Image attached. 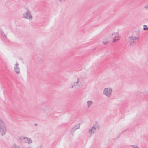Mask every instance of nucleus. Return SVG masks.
Wrapping results in <instances>:
<instances>
[{"label": "nucleus", "instance_id": "1", "mask_svg": "<svg viewBox=\"0 0 148 148\" xmlns=\"http://www.w3.org/2000/svg\"><path fill=\"white\" fill-rule=\"evenodd\" d=\"M6 132V126L3 120L0 118V133L2 136L4 135Z\"/></svg>", "mask_w": 148, "mask_h": 148}, {"label": "nucleus", "instance_id": "2", "mask_svg": "<svg viewBox=\"0 0 148 148\" xmlns=\"http://www.w3.org/2000/svg\"><path fill=\"white\" fill-rule=\"evenodd\" d=\"M127 41L129 45L132 46L138 42V38L135 36H132L129 37Z\"/></svg>", "mask_w": 148, "mask_h": 148}, {"label": "nucleus", "instance_id": "3", "mask_svg": "<svg viewBox=\"0 0 148 148\" xmlns=\"http://www.w3.org/2000/svg\"><path fill=\"white\" fill-rule=\"evenodd\" d=\"M26 10V11L23 14V17L24 18L28 19L29 20H32L33 19V16L31 14L29 10L27 8H25Z\"/></svg>", "mask_w": 148, "mask_h": 148}, {"label": "nucleus", "instance_id": "4", "mask_svg": "<svg viewBox=\"0 0 148 148\" xmlns=\"http://www.w3.org/2000/svg\"><path fill=\"white\" fill-rule=\"evenodd\" d=\"M112 92L111 88H106L104 90L103 93L107 97H110L111 95Z\"/></svg>", "mask_w": 148, "mask_h": 148}, {"label": "nucleus", "instance_id": "5", "mask_svg": "<svg viewBox=\"0 0 148 148\" xmlns=\"http://www.w3.org/2000/svg\"><path fill=\"white\" fill-rule=\"evenodd\" d=\"M21 141L22 143H25L30 144L32 143V140L28 137H25L23 138H21Z\"/></svg>", "mask_w": 148, "mask_h": 148}, {"label": "nucleus", "instance_id": "6", "mask_svg": "<svg viewBox=\"0 0 148 148\" xmlns=\"http://www.w3.org/2000/svg\"><path fill=\"white\" fill-rule=\"evenodd\" d=\"M97 129L98 130L99 129V126L97 125H95L92 127V129H90L88 130V132L90 134H91L92 133L93 134L95 133V130Z\"/></svg>", "mask_w": 148, "mask_h": 148}, {"label": "nucleus", "instance_id": "7", "mask_svg": "<svg viewBox=\"0 0 148 148\" xmlns=\"http://www.w3.org/2000/svg\"><path fill=\"white\" fill-rule=\"evenodd\" d=\"M82 85V84L81 82L79 81V79H78L77 82H74V84L72 85V86L71 88H73L74 86L79 87H80Z\"/></svg>", "mask_w": 148, "mask_h": 148}, {"label": "nucleus", "instance_id": "8", "mask_svg": "<svg viewBox=\"0 0 148 148\" xmlns=\"http://www.w3.org/2000/svg\"><path fill=\"white\" fill-rule=\"evenodd\" d=\"M18 65L19 64L16 62L15 64V66L14 67V71L17 74H19L20 73V68Z\"/></svg>", "mask_w": 148, "mask_h": 148}, {"label": "nucleus", "instance_id": "9", "mask_svg": "<svg viewBox=\"0 0 148 148\" xmlns=\"http://www.w3.org/2000/svg\"><path fill=\"white\" fill-rule=\"evenodd\" d=\"M109 36L110 38H116L119 37L118 36H117L116 34L114 32H113L112 33H110L109 34Z\"/></svg>", "mask_w": 148, "mask_h": 148}, {"label": "nucleus", "instance_id": "10", "mask_svg": "<svg viewBox=\"0 0 148 148\" xmlns=\"http://www.w3.org/2000/svg\"><path fill=\"white\" fill-rule=\"evenodd\" d=\"M80 127V124L77 125L76 126H75L74 127L72 128L71 130V132H74L75 130H77V129H79Z\"/></svg>", "mask_w": 148, "mask_h": 148}, {"label": "nucleus", "instance_id": "11", "mask_svg": "<svg viewBox=\"0 0 148 148\" xmlns=\"http://www.w3.org/2000/svg\"><path fill=\"white\" fill-rule=\"evenodd\" d=\"M93 103V102L91 101H88L87 102L88 107L89 108Z\"/></svg>", "mask_w": 148, "mask_h": 148}, {"label": "nucleus", "instance_id": "12", "mask_svg": "<svg viewBox=\"0 0 148 148\" xmlns=\"http://www.w3.org/2000/svg\"><path fill=\"white\" fill-rule=\"evenodd\" d=\"M0 33L2 36L4 37L5 38H6V36L5 34L3 31L1 29L0 30Z\"/></svg>", "mask_w": 148, "mask_h": 148}, {"label": "nucleus", "instance_id": "13", "mask_svg": "<svg viewBox=\"0 0 148 148\" xmlns=\"http://www.w3.org/2000/svg\"><path fill=\"white\" fill-rule=\"evenodd\" d=\"M12 148H21L19 146L16 144L14 145L12 147Z\"/></svg>", "mask_w": 148, "mask_h": 148}, {"label": "nucleus", "instance_id": "14", "mask_svg": "<svg viewBox=\"0 0 148 148\" xmlns=\"http://www.w3.org/2000/svg\"><path fill=\"white\" fill-rule=\"evenodd\" d=\"M144 27L143 28V30H148V28L146 25H144L143 26Z\"/></svg>", "mask_w": 148, "mask_h": 148}, {"label": "nucleus", "instance_id": "15", "mask_svg": "<svg viewBox=\"0 0 148 148\" xmlns=\"http://www.w3.org/2000/svg\"><path fill=\"white\" fill-rule=\"evenodd\" d=\"M131 146L133 148H140L138 146L135 145H131Z\"/></svg>", "mask_w": 148, "mask_h": 148}, {"label": "nucleus", "instance_id": "16", "mask_svg": "<svg viewBox=\"0 0 148 148\" xmlns=\"http://www.w3.org/2000/svg\"><path fill=\"white\" fill-rule=\"evenodd\" d=\"M113 41H112L114 43V42H115L117 40H119V39H116L115 38H113Z\"/></svg>", "mask_w": 148, "mask_h": 148}, {"label": "nucleus", "instance_id": "17", "mask_svg": "<svg viewBox=\"0 0 148 148\" xmlns=\"http://www.w3.org/2000/svg\"><path fill=\"white\" fill-rule=\"evenodd\" d=\"M144 8L147 10H148V4L145 5Z\"/></svg>", "mask_w": 148, "mask_h": 148}, {"label": "nucleus", "instance_id": "18", "mask_svg": "<svg viewBox=\"0 0 148 148\" xmlns=\"http://www.w3.org/2000/svg\"><path fill=\"white\" fill-rule=\"evenodd\" d=\"M108 41H106V42L103 41V42H102V43H103L105 45H106L108 43Z\"/></svg>", "mask_w": 148, "mask_h": 148}, {"label": "nucleus", "instance_id": "19", "mask_svg": "<svg viewBox=\"0 0 148 148\" xmlns=\"http://www.w3.org/2000/svg\"><path fill=\"white\" fill-rule=\"evenodd\" d=\"M34 125L35 126H37L38 125V124H37V123H35L34 124Z\"/></svg>", "mask_w": 148, "mask_h": 148}, {"label": "nucleus", "instance_id": "20", "mask_svg": "<svg viewBox=\"0 0 148 148\" xmlns=\"http://www.w3.org/2000/svg\"><path fill=\"white\" fill-rule=\"evenodd\" d=\"M59 1H61L62 0H59Z\"/></svg>", "mask_w": 148, "mask_h": 148}]
</instances>
